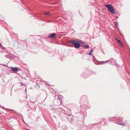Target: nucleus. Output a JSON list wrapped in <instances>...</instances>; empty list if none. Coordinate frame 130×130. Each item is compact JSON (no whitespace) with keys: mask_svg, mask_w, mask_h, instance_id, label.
<instances>
[{"mask_svg":"<svg viewBox=\"0 0 130 130\" xmlns=\"http://www.w3.org/2000/svg\"><path fill=\"white\" fill-rule=\"evenodd\" d=\"M116 25H118V23H117V22H116Z\"/></svg>","mask_w":130,"mask_h":130,"instance_id":"6ab92c4d","label":"nucleus"},{"mask_svg":"<svg viewBox=\"0 0 130 130\" xmlns=\"http://www.w3.org/2000/svg\"><path fill=\"white\" fill-rule=\"evenodd\" d=\"M40 84H37V85L36 86V87H38L39 88L40 87Z\"/></svg>","mask_w":130,"mask_h":130,"instance_id":"4468645a","label":"nucleus"},{"mask_svg":"<svg viewBox=\"0 0 130 130\" xmlns=\"http://www.w3.org/2000/svg\"><path fill=\"white\" fill-rule=\"evenodd\" d=\"M73 115H69L68 117V120L69 121L71 122L73 120Z\"/></svg>","mask_w":130,"mask_h":130,"instance_id":"39448f33","label":"nucleus"},{"mask_svg":"<svg viewBox=\"0 0 130 130\" xmlns=\"http://www.w3.org/2000/svg\"><path fill=\"white\" fill-rule=\"evenodd\" d=\"M5 57H6L7 58H9V56L8 55H5Z\"/></svg>","mask_w":130,"mask_h":130,"instance_id":"2eb2a0df","label":"nucleus"},{"mask_svg":"<svg viewBox=\"0 0 130 130\" xmlns=\"http://www.w3.org/2000/svg\"><path fill=\"white\" fill-rule=\"evenodd\" d=\"M56 34L55 33H52L48 36L50 38H54L56 36Z\"/></svg>","mask_w":130,"mask_h":130,"instance_id":"423d86ee","label":"nucleus"},{"mask_svg":"<svg viewBox=\"0 0 130 130\" xmlns=\"http://www.w3.org/2000/svg\"><path fill=\"white\" fill-rule=\"evenodd\" d=\"M0 107L2 108H4L6 110V108H5L3 106H0Z\"/></svg>","mask_w":130,"mask_h":130,"instance_id":"ddd939ff","label":"nucleus"},{"mask_svg":"<svg viewBox=\"0 0 130 130\" xmlns=\"http://www.w3.org/2000/svg\"><path fill=\"white\" fill-rule=\"evenodd\" d=\"M11 70L13 72H17L18 71V68L17 67H13L11 69Z\"/></svg>","mask_w":130,"mask_h":130,"instance_id":"0eeeda50","label":"nucleus"},{"mask_svg":"<svg viewBox=\"0 0 130 130\" xmlns=\"http://www.w3.org/2000/svg\"><path fill=\"white\" fill-rule=\"evenodd\" d=\"M44 13L46 15H51L50 14V13H49L48 12H44Z\"/></svg>","mask_w":130,"mask_h":130,"instance_id":"9b49d317","label":"nucleus"},{"mask_svg":"<svg viewBox=\"0 0 130 130\" xmlns=\"http://www.w3.org/2000/svg\"><path fill=\"white\" fill-rule=\"evenodd\" d=\"M84 47H86V48H87L89 47V45H86L84 46Z\"/></svg>","mask_w":130,"mask_h":130,"instance_id":"f8f14e48","label":"nucleus"},{"mask_svg":"<svg viewBox=\"0 0 130 130\" xmlns=\"http://www.w3.org/2000/svg\"><path fill=\"white\" fill-rule=\"evenodd\" d=\"M57 99L59 100V101H60L61 102L60 104H61L62 101V99L59 96H58V97L57 98Z\"/></svg>","mask_w":130,"mask_h":130,"instance_id":"6e6552de","label":"nucleus"},{"mask_svg":"<svg viewBox=\"0 0 130 130\" xmlns=\"http://www.w3.org/2000/svg\"><path fill=\"white\" fill-rule=\"evenodd\" d=\"M20 83L22 84V85H21L22 86H23V85H24L23 84V83H22L21 82V83Z\"/></svg>","mask_w":130,"mask_h":130,"instance_id":"f3484780","label":"nucleus"},{"mask_svg":"<svg viewBox=\"0 0 130 130\" xmlns=\"http://www.w3.org/2000/svg\"><path fill=\"white\" fill-rule=\"evenodd\" d=\"M81 42L80 40H78L77 42V43L75 45L74 47L77 48H79L80 46V43Z\"/></svg>","mask_w":130,"mask_h":130,"instance_id":"7ed1b4c3","label":"nucleus"},{"mask_svg":"<svg viewBox=\"0 0 130 130\" xmlns=\"http://www.w3.org/2000/svg\"><path fill=\"white\" fill-rule=\"evenodd\" d=\"M93 49H92L91 50L89 53L88 54L89 55H91L92 53L93 52Z\"/></svg>","mask_w":130,"mask_h":130,"instance_id":"9d476101","label":"nucleus"},{"mask_svg":"<svg viewBox=\"0 0 130 130\" xmlns=\"http://www.w3.org/2000/svg\"><path fill=\"white\" fill-rule=\"evenodd\" d=\"M1 65H3V66H6V65H3V64H1Z\"/></svg>","mask_w":130,"mask_h":130,"instance_id":"a211bd4d","label":"nucleus"},{"mask_svg":"<svg viewBox=\"0 0 130 130\" xmlns=\"http://www.w3.org/2000/svg\"><path fill=\"white\" fill-rule=\"evenodd\" d=\"M105 6L108 8L109 11L110 12L113 14H114L115 12L114 8L110 4H105L104 5Z\"/></svg>","mask_w":130,"mask_h":130,"instance_id":"f257e3e1","label":"nucleus"},{"mask_svg":"<svg viewBox=\"0 0 130 130\" xmlns=\"http://www.w3.org/2000/svg\"><path fill=\"white\" fill-rule=\"evenodd\" d=\"M109 60H107L106 61H103L101 63L102 64H104L105 63H107L109 61Z\"/></svg>","mask_w":130,"mask_h":130,"instance_id":"1a4fd4ad","label":"nucleus"},{"mask_svg":"<svg viewBox=\"0 0 130 130\" xmlns=\"http://www.w3.org/2000/svg\"><path fill=\"white\" fill-rule=\"evenodd\" d=\"M81 42L80 40H78L77 42V43L75 45L74 47L77 48H79L80 46V43Z\"/></svg>","mask_w":130,"mask_h":130,"instance_id":"20e7f679","label":"nucleus"},{"mask_svg":"<svg viewBox=\"0 0 130 130\" xmlns=\"http://www.w3.org/2000/svg\"><path fill=\"white\" fill-rule=\"evenodd\" d=\"M26 90H26V89H25V91L26 92Z\"/></svg>","mask_w":130,"mask_h":130,"instance_id":"aec40b11","label":"nucleus"},{"mask_svg":"<svg viewBox=\"0 0 130 130\" xmlns=\"http://www.w3.org/2000/svg\"><path fill=\"white\" fill-rule=\"evenodd\" d=\"M117 41L119 43H120V40H118Z\"/></svg>","mask_w":130,"mask_h":130,"instance_id":"dca6fc26","label":"nucleus"},{"mask_svg":"<svg viewBox=\"0 0 130 130\" xmlns=\"http://www.w3.org/2000/svg\"><path fill=\"white\" fill-rule=\"evenodd\" d=\"M78 40H70L68 41V43L69 44V45H75L77 43V42Z\"/></svg>","mask_w":130,"mask_h":130,"instance_id":"f03ea898","label":"nucleus"}]
</instances>
